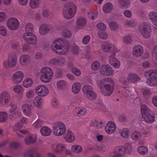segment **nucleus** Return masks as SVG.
Returning a JSON list of instances; mask_svg holds the SVG:
<instances>
[{"mask_svg": "<svg viewBox=\"0 0 157 157\" xmlns=\"http://www.w3.org/2000/svg\"><path fill=\"white\" fill-rule=\"evenodd\" d=\"M64 40L61 38H58L54 40L52 44L51 48L56 53L63 55L67 53L69 51V45L67 43L63 44Z\"/></svg>", "mask_w": 157, "mask_h": 157, "instance_id": "1", "label": "nucleus"}, {"mask_svg": "<svg viewBox=\"0 0 157 157\" xmlns=\"http://www.w3.org/2000/svg\"><path fill=\"white\" fill-rule=\"evenodd\" d=\"M113 82V79L110 78L105 77L101 80L99 87L100 90L102 94L109 96L112 94L113 89L109 84Z\"/></svg>", "mask_w": 157, "mask_h": 157, "instance_id": "2", "label": "nucleus"}, {"mask_svg": "<svg viewBox=\"0 0 157 157\" xmlns=\"http://www.w3.org/2000/svg\"><path fill=\"white\" fill-rule=\"evenodd\" d=\"M141 112L142 118L144 119L145 122L148 124H151L155 121L154 114L151 113V110L145 105L142 106Z\"/></svg>", "mask_w": 157, "mask_h": 157, "instance_id": "3", "label": "nucleus"}, {"mask_svg": "<svg viewBox=\"0 0 157 157\" xmlns=\"http://www.w3.org/2000/svg\"><path fill=\"white\" fill-rule=\"evenodd\" d=\"M77 10L76 5L72 3H67L64 8L63 15L67 19L72 18L75 15Z\"/></svg>", "mask_w": 157, "mask_h": 157, "instance_id": "4", "label": "nucleus"}, {"mask_svg": "<svg viewBox=\"0 0 157 157\" xmlns=\"http://www.w3.org/2000/svg\"><path fill=\"white\" fill-rule=\"evenodd\" d=\"M52 129L53 134L57 136L63 135L65 133L66 131L65 124L61 121L55 123L53 125Z\"/></svg>", "mask_w": 157, "mask_h": 157, "instance_id": "5", "label": "nucleus"}, {"mask_svg": "<svg viewBox=\"0 0 157 157\" xmlns=\"http://www.w3.org/2000/svg\"><path fill=\"white\" fill-rule=\"evenodd\" d=\"M41 81L44 82H48L51 80L53 72L51 68L48 67H43L41 70Z\"/></svg>", "mask_w": 157, "mask_h": 157, "instance_id": "6", "label": "nucleus"}, {"mask_svg": "<svg viewBox=\"0 0 157 157\" xmlns=\"http://www.w3.org/2000/svg\"><path fill=\"white\" fill-rule=\"evenodd\" d=\"M146 77L148 76L149 78L147 80V84L151 86H157V74L155 71H149L145 73Z\"/></svg>", "mask_w": 157, "mask_h": 157, "instance_id": "7", "label": "nucleus"}, {"mask_svg": "<svg viewBox=\"0 0 157 157\" xmlns=\"http://www.w3.org/2000/svg\"><path fill=\"white\" fill-rule=\"evenodd\" d=\"M140 31L143 36L148 39L151 36V25L147 22H144L141 24Z\"/></svg>", "mask_w": 157, "mask_h": 157, "instance_id": "8", "label": "nucleus"}, {"mask_svg": "<svg viewBox=\"0 0 157 157\" xmlns=\"http://www.w3.org/2000/svg\"><path fill=\"white\" fill-rule=\"evenodd\" d=\"M127 152L126 148L123 145L116 146L114 151L110 154L111 157H122L124 156Z\"/></svg>", "mask_w": 157, "mask_h": 157, "instance_id": "9", "label": "nucleus"}, {"mask_svg": "<svg viewBox=\"0 0 157 157\" xmlns=\"http://www.w3.org/2000/svg\"><path fill=\"white\" fill-rule=\"evenodd\" d=\"M17 63V57L16 56L13 54L10 55L8 58L7 60L4 61L3 63V66L6 68L8 67H14Z\"/></svg>", "mask_w": 157, "mask_h": 157, "instance_id": "10", "label": "nucleus"}, {"mask_svg": "<svg viewBox=\"0 0 157 157\" xmlns=\"http://www.w3.org/2000/svg\"><path fill=\"white\" fill-rule=\"evenodd\" d=\"M20 23L18 20L15 17H11L7 20L6 25L8 28L12 30L18 29Z\"/></svg>", "mask_w": 157, "mask_h": 157, "instance_id": "11", "label": "nucleus"}, {"mask_svg": "<svg viewBox=\"0 0 157 157\" xmlns=\"http://www.w3.org/2000/svg\"><path fill=\"white\" fill-rule=\"evenodd\" d=\"M100 72L101 75L105 76H111L114 74V71L113 69L108 64L102 65Z\"/></svg>", "mask_w": 157, "mask_h": 157, "instance_id": "12", "label": "nucleus"}, {"mask_svg": "<svg viewBox=\"0 0 157 157\" xmlns=\"http://www.w3.org/2000/svg\"><path fill=\"white\" fill-rule=\"evenodd\" d=\"M23 39L29 44L34 45L37 42L36 36L31 32H26L23 36Z\"/></svg>", "mask_w": 157, "mask_h": 157, "instance_id": "13", "label": "nucleus"}, {"mask_svg": "<svg viewBox=\"0 0 157 157\" xmlns=\"http://www.w3.org/2000/svg\"><path fill=\"white\" fill-rule=\"evenodd\" d=\"M24 77V74L21 71H16L12 76L11 80L15 84H19L22 81Z\"/></svg>", "mask_w": 157, "mask_h": 157, "instance_id": "14", "label": "nucleus"}, {"mask_svg": "<svg viewBox=\"0 0 157 157\" xmlns=\"http://www.w3.org/2000/svg\"><path fill=\"white\" fill-rule=\"evenodd\" d=\"M10 100V95L7 91H4L0 95V104L1 105H8Z\"/></svg>", "mask_w": 157, "mask_h": 157, "instance_id": "15", "label": "nucleus"}, {"mask_svg": "<svg viewBox=\"0 0 157 157\" xmlns=\"http://www.w3.org/2000/svg\"><path fill=\"white\" fill-rule=\"evenodd\" d=\"M117 125L115 123L112 121H109L105 127V132L109 134H112L115 132Z\"/></svg>", "mask_w": 157, "mask_h": 157, "instance_id": "16", "label": "nucleus"}, {"mask_svg": "<svg viewBox=\"0 0 157 157\" xmlns=\"http://www.w3.org/2000/svg\"><path fill=\"white\" fill-rule=\"evenodd\" d=\"M144 52V48L142 45H136L134 46L133 48L132 55L135 57H139L143 55Z\"/></svg>", "mask_w": 157, "mask_h": 157, "instance_id": "17", "label": "nucleus"}, {"mask_svg": "<svg viewBox=\"0 0 157 157\" xmlns=\"http://www.w3.org/2000/svg\"><path fill=\"white\" fill-rule=\"evenodd\" d=\"M51 148L54 150L56 153L62 152L65 147V145L63 143H60L57 142L53 143L51 145Z\"/></svg>", "mask_w": 157, "mask_h": 157, "instance_id": "18", "label": "nucleus"}, {"mask_svg": "<svg viewBox=\"0 0 157 157\" xmlns=\"http://www.w3.org/2000/svg\"><path fill=\"white\" fill-rule=\"evenodd\" d=\"M31 60L30 56L27 54L22 55L19 59V63L21 65L23 66H27Z\"/></svg>", "mask_w": 157, "mask_h": 157, "instance_id": "19", "label": "nucleus"}, {"mask_svg": "<svg viewBox=\"0 0 157 157\" xmlns=\"http://www.w3.org/2000/svg\"><path fill=\"white\" fill-rule=\"evenodd\" d=\"M109 63L114 68L118 69L121 66L120 60L115 56H109Z\"/></svg>", "mask_w": 157, "mask_h": 157, "instance_id": "20", "label": "nucleus"}, {"mask_svg": "<svg viewBox=\"0 0 157 157\" xmlns=\"http://www.w3.org/2000/svg\"><path fill=\"white\" fill-rule=\"evenodd\" d=\"M63 138L67 142L71 143L75 140V136L71 130L68 129L66 134L64 136Z\"/></svg>", "mask_w": 157, "mask_h": 157, "instance_id": "21", "label": "nucleus"}, {"mask_svg": "<svg viewBox=\"0 0 157 157\" xmlns=\"http://www.w3.org/2000/svg\"><path fill=\"white\" fill-rule=\"evenodd\" d=\"M21 115V113L20 110L17 109L15 106L12 107L9 110V116L13 118L17 119Z\"/></svg>", "mask_w": 157, "mask_h": 157, "instance_id": "22", "label": "nucleus"}, {"mask_svg": "<svg viewBox=\"0 0 157 157\" xmlns=\"http://www.w3.org/2000/svg\"><path fill=\"white\" fill-rule=\"evenodd\" d=\"M87 110L84 107H77L74 109L73 113L77 116H83L86 114Z\"/></svg>", "mask_w": 157, "mask_h": 157, "instance_id": "23", "label": "nucleus"}, {"mask_svg": "<svg viewBox=\"0 0 157 157\" xmlns=\"http://www.w3.org/2000/svg\"><path fill=\"white\" fill-rule=\"evenodd\" d=\"M36 139L37 137L36 135L30 134L25 137L24 142L26 144L29 145L35 142Z\"/></svg>", "mask_w": 157, "mask_h": 157, "instance_id": "24", "label": "nucleus"}, {"mask_svg": "<svg viewBox=\"0 0 157 157\" xmlns=\"http://www.w3.org/2000/svg\"><path fill=\"white\" fill-rule=\"evenodd\" d=\"M82 85L80 82H75L72 86V92L74 94H77L80 91Z\"/></svg>", "mask_w": 157, "mask_h": 157, "instance_id": "25", "label": "nucleus"}, {"mask_svg": "<svg viewBox=\"0 0 157 157\" xmlns=\"http://www.w3.org/2000/svg\"><path fill=\"white\" fill-rule=\"evenodd\" d=\"M56 85L57 88L58 90H65L67 87V83L65 81L61 80L57 82Z\"/></svg>", "mask_w": 157, "mask_h": 157, "instance_id": "26", "label": "nucleus"}, {"mask_svg": "<svg viewBox=\"0 0 157 157\" xmlns=\"http://www.w3.org/2000/svg\"><path fill=\"white\" fill-rule=\"evenodd\" d=\"M140 79V78L137 75L134 73H130L127 76L128 80L133 83L137 82Z\"/></svg>", "mask_w": 157, "mask_h": 157, "instance_id": "27", "label": "nucleus"}, {"mask_svg": "<svg viewBox=\"0 0 157 157\" xmlns=\"http://www.w3.org/2000/svg\"><path fill=\"white\" fill-rule=\"evenodd\" d=\"M131 137L132 140L135 141H137L141 138L142 135L140 132L134 131L132 132Z\"/></svg>", "mask_w": 157, "mask_h": 157, "instance_id": "28", "label": "nucleus"}, {"mask_svg": "<svg viewBox=\"0 0 157 157\" xmlns=\"http://www.w3.org/2000/svg\"><path fill=\"white\" fill-rule=\"evenodd\" d=\"M33 84V81L32 78H26L24 79L22 82L23 86L25 88L31 87Z\"/></svg>", "mask_w": 157, "mask_h": 157, "instance_id": "29", "label": "nucleus"}, {"mask_svg": "<svg viewBox=\"0 0 157 157\" xmlns=\"http://www.w3.org/2000/svg\"><path fill=\"white\" fill-rule=\"evenodd\" d=\"M113 44L107 42L103 43L101 46L102 50L105 52H109L112 48Z\"/></svg>", "mask_w": 157, "mask_h": 157, "instance_id": "30", "label": "nucleus"}, {"mask_svg": "<svg viewBox=\"0 0 157 157\" xmlns=\"http://www.w3.org/2000/svg\"><path fill=\"white\" fill-rule=\"evenodd\" d=\"M22 110L24 114L27 116H29L31 114V111L30 105L26 103L23 105Z\"/></svg>", "mask_w": 157, "mask_h": 157, "instance_id": "31", "label": "nucleus"}, {"mask_svg": "<svg viewBox=\"0 0 157 157\" xmlns=\"http://www.w3.org/2000/svg\"><path fill=\"white\" fill-rule=\"evenodd\" d=\"M113 9V5L110 3H107L105 4L103 7V11L105 13H110Z\"/></svg>", "mask_w": 157, "mask_h": 157, "instance_id": "32", "label": "nucleus"}, {"mask_svg": "<svg viewBox=\"0 0 157 157\" xmlns=\"http://www.w3.org/2000/svg\"><path fill=\"white\" fill-rule=\"evenodd\" d=\"M124 25L130 27H135L137 25V21L134 19L128 20L124 22Z\"/></svg>", "mask_w": 157, "mask_h": 157, "instance_id": "33", "label": "nucleus"}, {"mask_svg": "<svg viewBox=\"0 0 157 157\" xmlns=\"http://www.w3.org/2000/svg\"><path fill=\"white\" fill-rule=\"evenodd\" d=\"M13 90L17 94H21L24 93L25 89L21 85L17 84L13 87Z\"/></svg>", "mask_w": 157, "mask_h": 157, "instance_id": "34", "label": "nucleus"}, {"mask_svg": "<svg viewBox=\"0 0 157 157\" xmlns=\"http://www.w3.org/2000/svg\"><path fill=\"white\" fill-rule=\"evenodd\" d=\"M138 152L140 155H144L148 152L147 147L144 145H141L138 147L137 148Z\"/></svg>", "mask_w": 157, "mask_h": 157, "instance_id": "35", "label": "nucleus"}, {"mask_svg": "<svg viewBox=\"0 0 157 157\" xmlns=\"http://www.w3.org/2000/svg\"><path fill=\"white\" fill-rule=\"evenodd\" d=\"M41 134L44 136H49L52 132L51 129L47 126L42 127L40 130Z\"/></svg>", "mask_w": 157, "mask_h": 157, "instance_id": "36", "label": "nucleus"}, {"mask_svg": "<svg viewBox=\"0 0 157 157\" xmlns=\"http://www.w3.org/2000/svg\"><path fill=\"white\" fill-rule=\"evenodd\" d=\"M131 132L130 130L127 128H124L122 129L121 132V136L124 138H128L130 136Z\"/></svg>", "mask_w": 157, "mask_h": 157, "instance_id": "37", "label": "nucleus"}, {"mask_svg": "<svg viewBox=\"0 0 157 157\" xmlns=\"http://www.w3.org/2000/svg\"><path fill=\"white\" fill-rule=\"evenodd\" d=\"M71 151L73 153L79 154L82 152V148L79 145L75 144L71 147Z\"/></svg>", "mask_w": 157, "mask_h": 157, "instance_id": "38", "label": "nucleus"}, {"mask_svg": "<svg viewBox=\"0 0 157 157\" xmlns=\"http://www.w3.org/2000/svg\"><path fill=\"white\" fill-rule=\"evenodd\" d=\"M92 90H93V88L90 85L84 86H83L82 89L83 93L86 95L88 94Z\"/></svg>", "mask_w": 157, "mask_h": 157, "instance_id": "39", "label": "nucleus"}, {"mask_svg": "<svg viewBox=\"0 0 157 157\" xmlns=\"http://www.w3.org/2000/svg\"><path fill=\"white\" fill-rule=\"evenodd\" d=\"M39 0H30L29 6L31 8L36 9L39 7Z\"/></svg>", "mask_w": 157, "mask_h": 157, "instance_id": "40", "label": "nucleus"}, {"mask_svg": "<svg viewBox=\"0 0 157 157\" xmlns=\"http://www.w3.org/2000/svg\"><path fill=\"white\" fill-rule=\"evenodd\" d=\"M48 90L45 86H40V96H45L48 94Z\"/></svg>", "mask_w": 157, "mask_h": 157, "instance_id": "41", "label": "nucleus"}, {"mask_svg": "<svg viewBox=\"0 0 157 157\" xmlns=\"http://www.w3.org/2000/svg\"><path fill=\"white\" fill-rule=\"evenodd\" d=\"M98 15V12L96 11H90L88 12V16L92 20H94L96 18Z\"/></svg>", "mask_w": 157, "mask_h": 157, "instance_id": "42", "label": "nucleus"}, {"mask_svg": "<svg viewBox=\"0 0 157 157\" xmlns=\"http://www.w3.org/2000/svg\"><path fill=\"white\" fill-rule=\"evenodd\" d=\"M109 25L110 29L113 31H116L119 28L118 25L115 21H111L109 22Z\"/></svg>", "mask_w": 157, "mask_h": 157, "instance_id": "43", "label": "nucleus"}, {"mask_svg": "<svg viewBox=\"0 0 157 157\" xmlns=\"http://www.w3.org/2000/svg\"><path fill=\"white\" fill-rule=\"evenodd\" d=\"M86 21L85 18L83 17L78 18L77 21V25L82 27L84 26L86 23Z\"/></svg>", "mask_w": 157, "mask_h": 157, "instance_id": "44", "label": "nucleus"}, {"mask_svg": "<svg viewBox=\"0 0 157 157\" xmlns=\"http://www.w3.org/2000/svg\"><path fill=\"white\" fill-rule=\"evenodd\" d=\"M8 115L7 113L6 112H0V122H3L6 121Z\"/></svg>", "mask_w": 157, "mask_h": 157, "instance_id": "45", "label": "nucleus"}, {"mask_svg": "<svg viewBox=\"0 0 157 157\" xmlns=\"http://www.w3.org/2000/svg\"><path fill=\"white\" fill-rule=\"evenodd\" d=\"M86 96L88 99L93 100L96 98L97 94L95 92L92 90L86 95Z\"/></svg>", "mask_w": 157, "mask_h": 157, "instance_id": "46", "label": "nucleus"}, {"mask_svg": "<svg viewBox=\"0 0 157 157\" xmlns=\"http://www.w3.org/2000/svg\"><path fill=\"white\" fill-rule=\"evenodd\" d=\"M52 107L54 108H57L59 106V103L57 99L53 98L51 101Z\"/></svg>", "mask_w": 157, "mask_h": 157, "instance_id": "47", "label": "nucleus"}, {"mask_svg": "<svg viewBox=\"0 0 157 157\" xmlns=\"http://www.w3.org/2000/svg\"><path fill=\"white\" fill-rule=\"evenodd\" d=\"M100 66L101 64L99 62L95 61L92 63L91 68L93 70L96 71L99 69Z\"/></svg>", "mask_w": 157, "mask_h": 157, "instance_id": "48", "label": "nucleus"}, {"mask_svg": "<svg viewBox=\"0 0 157 157\" xmlns=\"http://www.w3.org/2000/svg\"><path fill=\"white\" fill-rule=\"evenodd\" d=\"M122 7L128 8L130 4V0H119Z\"/></svg>", "mask_w": 157, "mask_h": 157, "instance_id": "49", "label": "nucleus"}, {"mask_svg": "<svg viewBox=\"0 0 157 157\" xmlns=\"http://www.w3.org/2000/svg\"><path fill=\"white\" fill-rule=\"evenodd\" d=\"M98 36L102 39H107L108 37V34L105 32L99 31L98 32Z\"/></svg>", "mask_w": 157, "mask_h": 157, "instance_id": "50", "label": "nucleus"}, {"mask_svg": "<svg viewBox=\"0 0 157 157\" xmlns=\"http://www.w3.org/2000/svg\"><path fill=\"white\" fill-rule=\"evenodd\" d=\"M49 29L48 26L45 25H42L40 28V34L41 35H44L48 33Z\"/></svg>", "mask_w": 157, "mask_h": 157, "instance_id": "51", "label": "nucleus"}, {"mask_svg": "<svg viewBox=\"0 0 157 157\" xmlns=\"http://www.w3.org/2000/svg\"><path fill=\"white\" fill-rule=\"evenodd\" d=\"M111 50L113 54L110 55L109 56H112L115 57L116 54L119 52L120 51V49L114 44H113Z\"/></svg>", "mask_w": 157, "mask_h": 157, "instance_id": "52", "label": "nucleus"}, {"mask_svg": "<svg viewBox=\"0 0 157 157\" xmlns=\"http://www.w3.org/2000/svg\"><path fill=\"white\" fill-rule=\"evenodd\" d=\"M148 17L152 22L157 18V12L155 11H151L149 13Z\"/></svg>", "mask_w": 157, "mask_h": 157, "instance_id": "53", "label": "nucleus"}, {"mask_svg": "<svg viewBox=\"0 0 157 157\" xmlns=\"http://www.w3.org/2000/svg\"><path fill=\"white\" fill-rule=\"evenodd\" d=\"M34 95V92L32 89H29L26 92L25 96L28 98H32Z\"/></svg>", "mask_w": 157, "mask_h": 157, "instance_id": "54", "label": "nucleus"}, {"mask_svg": "<svg viewBox=\"0 0 157 157\" xmlns=\"http://www.w3.org/2000/svg\"><path fill=\"white\" fill-rule=\"evenodd\" d=\"M123 42L127 44H130L132 41L131 37L129 35H127L123 37Z\"/></svg>", "mask_w": 157, "mask_h": 157, "instance_id": "55", "label": "nucleus"}, {"mask_svg": "<svg viewBox=\"0 0 157 157\" xmlns=\"http://www.w3.org/2000/svg\"><path fill=\"white\" fill-rule=\"evenodd\" d=\"M72 73L76 76H79L81 75V72L80 70L75 67H73L71 69Z\"/></svg>", "mask_w": 157, "mask_h": 157, "instance_id": "56", "label": "nucleus"}, {"mask_svg": "<svg viewBox=\"0 0 157 157\" xmlns=\"http://www.w3.org/2000/svg\"><path fill=\"white\" fill-rule=\"evenodd\" d=\"M25 29L26 32H29V31H32L33 29V25L31 23H28L25 25Z\"/></svg>", "mask_w": 157, "mask_h": 157, "instance_id": "57", "label": "nucleus"}, {"mask_svg": "<svg viewBox=\"0 0 157 157\" xmlns=\"http://www.w3.org/2000/svg\"><path fill=\"white\" fill-rule=\"evenodd\" d=\"M7 33V31L5 27L2 25H0V34L4 36L6 35Z\"/></svg>", "mask_w": 157, "mask_h": 157, "instance_id": "58", "label": "nucleus"}, {"mask_svg": "<svg viewBox=\"0 0 157 157\" xmlns=\"http://www.w3.org/2000/svg\"><path fill=\"white\" fill-rule=\"evenodd\" d=\"M97 28L101 30H105L107 29V27L104 24L100 23L97 24L96 26Z\"/></svg>", "mask_w": 157, "mask_h": 157, "instance_id": "59", "label": "nucleus"}, {"mask_svg": "<svg viewBox=\"0 0 157 157\" xmlns=\"http://www.w3.org/2000/svg\"><path fill=\"white\" fill-rule=\"evenodd\" d=\"M6 16L5 12H0V23L6 20Z\"/></svg>", "mask_w": 157, "mask_h": 157, "instance_id": "60", "label": "nucleus"}, {"mask_svg": "<svg viewBox=\"0 0 157 157\" xmlns=\"http://www.w3.org/2000/svg\"><path fill=\"white\" fill-rule=\"evenodd\" d=\"M90 37L89 36H85L82 39V42L84 44H87L90 42Z\"/></svg>", "mask_w": 157, "mask_h": 157, "instance_id": "61", "label": "nucleus"}, {"mask_svg": "<svg viewBox=\"0 0 157 157\" xmlns=\"http://www.w3.org/2000/svg\"><path fill=\"white\" fill-rule=\"evenodd\" d=\"M126 146L128 152L131 153L133 151V147L131 143H127L126 144Z\"/></svg>", "mask_w": 157, "mask_h": 157, "instance_id": "62", "label": "nucleus"}, {"mask_svg": "<svg viewBox=\"0 0 157 157\" xmlns=\"http://www.w3.org/2000/svg\"><path fill=\"white\" fill-rule=\"evenodd\" d=\"M62 35L67 37H70L71 35V32L67 30H64L62 33Z\"/></svg>", "mask_w": 157, "mask_h": 157, "instance_id": "63", "label": "nucleus"}, {"mask_svg": "<svg viewBox=\"0 0 157 157\" xmlns=\"http://www.w3.org/2000/svg\"><path fill=\"white\" fill-rule=\"evenodd\" d=\"M124 14L125 16L128 18H130L132 16V12L128 10L124 11Z\"/></svg>", "mask_w": 157, "mask_h": 157, "instance_id": "64", "label": "nucleus"}]
</instances>
